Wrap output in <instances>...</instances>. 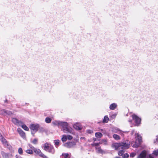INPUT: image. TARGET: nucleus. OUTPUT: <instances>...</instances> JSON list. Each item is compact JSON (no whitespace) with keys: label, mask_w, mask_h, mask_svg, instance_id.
I'll return each mask as SVG.
<instances>
[{"label":"nucleus","mask_w":158,"mask_h":158,"mask_svg":"<svg viewBox=\"0 0 158 158\" xmlns=\"http://www.w3.org/2000/svg\"><path fill=\"white\" fill-rule=\"evenodd\" d=\"M44 149L49 153L53 154L55 152V150L53 146L50 143H46L43 144Z\"/></svg>","instance_id":"f257e3e1"},{"label":"nucleus","mask_w":158,"mask_h":158,"mask_svg":"<svg viewBox=\"0 0 158 158\" xmlns=\"http://www.w3.org/2000/svg\"><path fill=\"white\" fill-rule=\"evenodd\" d=\"M136 138L135 143L133 145V147L134 148L138 147L142 142V137L138 133H135Z\"/></svg>","instance_id":"f03ea898"},{"label":"nucleus","mask_w":158,"mask_h":158,"mask_svg":"<svg viewBox=\"0 0 158 158\" xmlns=\"http://www.w3.org/2000/svg\"><path fill=\"white\" fill-rule=\"evenodd\" d=\"M132 119L134 121L136 126H138L141 123V119L135 114L131 115Z\"/></svg>","instance_id":"7ed1b4c3"},{"label":"nucleus","mask_w":158,"mask_h":158,"mask_svg":"<svg viewBox=\"0 0 158 158\" xmlns=\"http://www.w3.org/2000/svg\"><path fill=\"white\" fill-rule=\"evenodd\" d=\"M121 148L122 149H127L129 148L130 142L128 140L125 141L123 142H120Z\"/></svg>","instance_id":"20e7f679"},{"label":"nucleus","mask_w":158,"mask_h":158,"mask_svg":"<svg viewBox=\"0 0 158 158\" xmlns=\"http://www.w3.org/2000/svg\"><path fill=\"white\" fill-rule=\"evenodd\" d=\"M0 140L1 141L2 143L6 147L8 148L10 150L11 149V146L8 143L6 140L0 134Z\"/></svg>","instance_id":"39448f33"},{"label":"nucleus","mask_w":158,"mask_h":158,"mask_svg":"<svg viewBox=\"0 0 158 158\" xmlns=\"http://www.w3.org/2000/svg\"><path fill=\"white\" fill-rule=\"evenodd\" d=\"M39 125L38 124H31L30 128L31 130V134L34 136V135L38 130L39 128Z\"/></svg>","instance_id":"423d86ee"},{"label":"nucleus","mask_w":158,"mask_h":158,"mask_svg":"<svg viewBox=\"0 0 158 158\" xmlns=\"http://www.w3.org/2000/svg\"><path fill=\"white\" fill-rule=\"evenodd\" d=\"M76 142L74 141L68 142L64 144V146L68 148H71L75 147Z\"/></svg>","instance_id":"0eeeda50"},{"label":"nucleus","mask_w":158,"mask_h":158,"mask_svg":"<svg viewBox=\"0 0 158 158\" xmlns=\"http://www.w3.org/2000/svg\"><path fill=\"white\" fill-rule=\"evenodd\" d=\"M34 151L35 153L41 157L43 158H48V157L44 154L39 149L34 148Z\"/></svg>","instance_id":"6e6552de"},{"label":"nucleus","mask_w":158,"mask_h":158,"mask_svg":"<svg viewBox=\"0 0 158 158\" xmlns=\"http://www.w3.org/2000/svg\"><path fill=\"white\" fill-rule=\"evenodd\" d=\"M12 121L15 124L17 125H20L23 124L22 122L19 121L17 118H12Z\"/></svg>","instance_id":"1a4fd4ad"},{"label":"nucleus","mask_w":158,"mask_h":158,"mask_svg":"<svg viewBox=\"0 0 158 158\" xmlns=\"http://www.w3.org/2000/svg\"><path fill=\"white\" fill-rule=\"evenodd\" d=\"M158 156V149L154 150L153 153L149 155V158H155Z\"/></svg>","instance_id":"9d476101"},{"label":"nucleus","mask_w":158,"mask_h":158,"mask_svg":"<svg viewBox=\"0 0 158 158\" xmlns=\"http://www.w3.org/2000/svg\"><path fill=\"white\" fill-rule=\"evenodd\" d=\"M111 147L116 150H118L121 148L120 143H114L112 144Z\"/></svg>","instance_id":"9b49d317"},{"label":"nucleus","mask_w":158,"mask_h":158,"mask_svg":"<svg viewBox=\"0 0 158 158\" xmlns=\"http://www.w3.org/2000/svg\"><path fill=\"white\" fill-rule=\"evenodd\" d=\"M17 131L20 135L23 138H25L26 137V135L25 133L20 128H19L17 129Z\"/></svg>","instance_id":"f8f14e48"},{"label":"nucleus","mask_w":158,"mask_h":158,"mask_svg":"<svg viewBox=\"0 0 158 158\" xmlns=\"http://www.w3.org/2000/svg\"><path fill=\"white\" fill-rule=\"evenodd\" d=\"M0 113L6 115L8 114L10 115L12 114L11 112L10 111H7L5 109H2L0 111Z\"/></svg>","instance_id":"ddd939ff"},{"label":"nucleus","mask_w":158,"mask_h":158,"mask_svg":"<svg viewBox=\"0 0 158 158\" xmlns=\"http://www.w3.org/2000/svg\"><path fill=\"white\" fill-rule=\"evenodd\" d=\"M63 131L64 132L66 133H71L72 131V128H69L68 126L66 127L64 129H63Z\"/></svg>","instance_id":"4468645a"},{"label":"nucleus","mask_w":158,"mask_h":158,"mask_svg":"<svg viewBox=\"0 0 158 158\" xmlns=\"http://www.w3.org/2000/svg\"><path fill=\"white\" fill-rule=\"evenodd\" d=\"M147 154V153L146 151L144 150L142 151L141 153L140 154L139 156L141 157H142L143 158H145Z\"/></svg>","instance_id":"2eb2a0df"},{"label":"nucleus","mask_w":158,"mask_h":158,"mask_svg":"<svg viewBox=\"0 0 158 158\" xmlns=\"http://www.w3.org/2000/svg\"><path fill=\"white\" fill-rule=\"evenodd\" d=\"M60 126H61L64 129L66 127L68 126V124L67 122H60Z\"/></svg>","instance_id":"dca6fc26"},{"label":"nucleus","mask_w":158,"mask_h":158,"mask_svg":"<svg viewBox=\"0 0 158 158\" xmlns=\"http://www.w3.org/2000/svg\"><path fill=\"white\" fill-rule=\"evenodd\" d=\"M95 149L96 150H97V152L98 153H101L102 154L105 153V151L101 149V147H99L98 148L96 147L95 148Z\"/></svg>","instance_id":"f3484780"},{"label":"nucleus","mask_w":158,"mask_h":158,"mask_svg":"<svg viewBox=\"0 0 158 158\" xmlns=\"http://www.w3.org/2000/svg\"><path fill=\"white\" fill-rule=\"evenodd\" d=\"M117 105L114 103H113L111 104L110 106V108L112 110H114L117 107Z\"/></svg>","instance_id":"a211bd4d"},{"label":"nucleus","mask_w":158,"mask_h":158,"mask_svg":"<svg viewBox=\"0 0 158 158\" xmlns=\"http://www.w3.org/2000/svg\"><path fill=\"white\" fill-rule=\"evenodd\" d=\"M113 138L116 140H119L121 139V138L118 135L114 134L113 135Z\"/></svg>","instance_id":"6ab92c4d"},{"label":"nucleus","mask_w":158,"mask_h":158,"mask_svg":"<svg viewBox=\"0 0 158 158\" xmlns=\"http://www.w3.org/2000/svg\"><path fill=\"white\" fill-rule=\"evenodd\" d=\"M109 120L108 117L107 116H105L103 120V123H107L108 122Z\"/></svg>","instance_id":"aec40b11"},{"label":"nucleus","mask_w":158,"mask_h":158,"mask_svg":"<svg viewBox=\"0 0 158 158\" xmlns=\"http://www.w3.org/2000/svg\"><path fill=\"white\" fill-rule=\"evenodd\" d=\"M60 121H55L52 122V123L54 126H56L58 127H60Z\"/></svg>","instance_id":"412c9836"},{"label":"nucleus","mask_w":158,"mask_h":158,"mask_svg":"<svg viewBox=\"0 0 158 158\" xmlns=\"http://www.w3.org/2000/svg\"><path fill=\"white\" fill-rule=\"evenodd\" d=\"M95 135L97 138H101L102 136V134L100 132H96L95 134Z\"/></svg>","instance_id":"4be33fe9"},{"label":"nucleus","mask_w":158,"mask_h":158,"mask_svg":"<svg viewBox=\"0 0 158 158\" xmlns=\"http://www.w3.org/2000/svg\"><path fill=\"white\" fill-rule=\"evenodd\" d=\"M73 127L77 130H80L81 129V127L78 126L77 124H74L73 126Z\"/></svg>","instance_id":"5701e85b"},{"label":"nucleus","mask_w":158,"mask_h":158,"mask_svg":"<svg viewBox=\"0 0 158 158\" xmlns=\"http://www.w3.org/2000/svg\"><path fill=\"white\" fill-rule=\"evenodd\" d=\"M67 139V137L66 135H62V137L61 138V140L63 142H65L66 141Z\"/></svg>","instance_id":"b1692460"},{"label":"nucleus","mask_w":158,"mask_h":158,"mask_svg":"<svg viewBox=\"0 0 158 158\" xmlns=\"http://www.w3.org/2000/svg\"><path fill=\"white\" fill-rule=\"evenodd\" d=\"M52 119L49 117H47L45 118V121L46 123H49L51 122Z\"/></svg>","instance_id":"393cba45"},{"label":"nucleus","mask_w":158,"mask_h":158,"mask_svg":"<svg viewBox=\"0 0 158 158\" xmlns=\"http://www.w3.org/2000/svg\"><path fill=\"white\" fill-rule=\"evenodd\" d=\"M26 131H28L29 130V128L25 124L22 125L21 126Z\"/></svg>","instance_id":"a878e982"},{"label":"nucleus","mask_w":158,"mask_h":158,"mask_svg":"<svg viewBox=\"0 0 158 158\" xmlns=\"http://www.w3.org/2000/svg\"><path fill=\"white\" fill-rule=\"evenodd\" d=\"M124 153V151L123 150H120L118 152V154L120 156H122L123 155V154Z\"/></svg>","instance_id":"bb28decb"},{"label":"nucleus","mask_w":158,"mask_h":158,"mask_svg":"<svg viewBox=\"0 0 158 158\" xmlns=\"http://www.w3.org/2000/svg\"><path fill=\"white\" fill-rule=\"evenodd\" d=\"M38 140L36 138H35L31 141V143L34 144H36L38 142Z\"/></svg>","instance_id":"cd10ccee"},{"label":"nucleus","mask_w":158,"mask_h":158,"mask_svg":"<svg viewBox=\"0 0 158 158\" xmlns=\"http://www.w3.org/2000/svg\"><path fill=\"white\" fill-rule=\"evenodd\" d=\"M26 152L28 154H33V152L32 150L31 149H27L26 150Z\"/></svg>","instance_id":"c85d7f7f"},{"label":"nucleus","mask_w":158,"mask_h":158,"mask_svg":"<svg viewBox=\"0 0 158 158\" xmlns=\"http://www.w3.org/2000/svg\"><path fill=\"white\" fill-rule=\"evenodd\" d=\"M18 152L19 154L22 155L23 153V150L22 148H19L18 149Z\"/></svg>","instance_id":"c756f323"},{"label":"nucleus","mask_w":158,"mask_h":158,"mask_svg":"<svg viewBox=\"0 0 158 158\" xmlns=\"http://www.w3.org/2000/svg\"><path fill=\"white\" fill-rule=\"evenodd\" d=\"M62 156L64 157V158H68L69 156L68 153H62Z\"/></svg>","instance_id":"7c9ffc66"},{"label":"nucleus","mask_w":158,"mask_h":158,"mask_svg":"<svg viewBox=\"0 0 158 158\" xmlns=\"http://www.w3.org/2000/svg\"><path fill=\"white\" fill-rule=\"evenodd\" d=\"M67 138L69 140L72 139L73 138V137L71 135H66Z\"/></svg>","instance_id":"2f4dec72"},{"label":"nucleus","mask_w":158,"mask_h":158,"mask_svg":"<svg viewBox=\"0 0 158 158\" xmlns=\"http://www.w3.org/2000/svg\"><path fill=\"white\" fill-rule=\"evenodd\" d=\"M129 155L128 154L126 153L123 155V157L124 158H128L129 157Z\"/></svg>","instance_id":"473e14b6"},{"label":"nucleus","mask_w":158,"mask_h":158,"mask_svg":"<svg viewBox=\"0 0 158 158\" xmlns=\"http://www.w3.org/2000/svg\"><path fill=\"white\" fill-rule=\"evenodd\" d=\"M135 153L132 152L130 154V156L131 157H134L135 156Z\"/></svg>","instance_id":"72a5a7b5"},{"label":"nucleus","mask_w":158,"mask_h":158,"mask_svg":"<svg viewBox=\"0 0 158 158\" xmlns=\"http://www.w3.org/2000/svg\"><path fill=\"white\" fill-rule=\"evenodd\" d=\"M91 145L93 147H96L98 146V143H94L91 144Z\"/></svg>","instance_id":"f704fd0d"},{"label":"nucleus","mask_w":158,"mask_h":158,"mask_svg":"<svg viewBox=\"0 0 158 158\" xmlns=\"http://www.w3.org/2000/svg\"><path fill=\"white\" fill-rule=\"evenodd\" d=\"M55 145H59V143H60L59 140H55Z\"/></svg>","instance_id":"c9c22d12"},{"label":"nucleus","mask_w":158,"mask_h":158,"mask_svg":"<svg viewBox=\"0 0 158 158\" xmlns=\"http://www.w3.org/2000/svg\"><path fill=\"white\" fill-rule=\"evenodd\" d=\"M3 157H5V158H8V155L6 153H4L3 155H2Z\"/></svg>","instance_id":"e433bc0d"},{"label":"nucleus","mask_w":158,"mask_h":158,"mask_svg":"<svg viewBox=\"0 0 158 158\" xmlns=\"http://www.w3.org/2000/svg\"><path fill=\"white\" fill-rule=\"evenodd\" d=\"M87 132L91 134V133H93V131L90 130H88L87 131Z\"/></svg>","instance_id":"4c0bfd02"},{"label":"nucleus","mask_w":158,"mask_h":158,"mask_svg":"<svg viewBox=\"0 0 158 158\" xmlns=\"http://www.w3.org/2000/svg\"><path fill=\"white\" fill-rule=\"evenodd\" d=\"M16 158H22L21 157L18 155H16Z\"/></svg>","instance_id":"58836bf2"},{"label":"nucleus","mask_w":158,"mask_h":158,"mask_svg":"<svg viewBox=\"0 0 158 158\" xmlns=\"http://www.w3.org/2000/svg\"><path fill=\"white\" fill-rule=\"evenodd\" d=\"M102 142L101 141H100V142H98V146H99V145H100V144H102Z\"/></svg>","instance_id":"ea45409f"},{"label":"nucleus","mask_w":158,"mask_h":158,"mask_svg":"<svg viewBox=\"0 0 158 158\" xmlns=\"http://www.w3.org/2000/svg\"><path fill=\"white\" fill-rule=\"evenodd\" d=\"M31 146L30 147V148H32L34 150V148H35L33 146H32V145H31Z\"/></svg>","instance_id":"a19ab883"},{"label":"nucleus","mask_w":158,"mask_h":158,"mask_svg":"<svg viewBox=\"0 0 158 158\" xmlns=\"http://www.w3.org/2000/svg\"><path fill=\"white\" fill-rule=\"evenodd\" d=\"M102 142H106V140H102Z\"/></svg>","instance_id":"79ce46f5"},{"label":"nucleus","mask_w":158,"mask_h":158,"mask_svg":"<svg viewBox=\"0 0 158 158\" xmlns=\"http://www.w3.org/2000/svg\"><path fill=\"white\" fill-rule=\"evenodd\" d=\"M5 102H8V101H7V99H6V100L5 101Z\"/></svg>","instance_id":"37998d69"},{"label":"nucleus","mask_w":158,"mask_h":158,"mask_svg":"<svg viewBox=\"0 0 158 158\" xmlns=\"http://www.w3.org/2000/svg\"><path fill=\"white\" fill-rule=\"evenodd\" d=\"M114 158H120V157H118V156H116L115 157H114Z\"/></svg>","instance_id":"c03bdc74"},{"label":"nucleus","mask_w":158,"mask_h":158,"mask_svg":"<svg viewBox=\"0 0 158 158\" xmlns=\"http://www.w3.org/2000/svg\"><path fill=\"white\" fill-rule=\"evenodd\" d=\"M137 158H143L142 157H140L139 156H138L137 157Z\"/></svg>","instance_id":"a18cd8bd"},{"label":"nucleus","mask_w":158,"mask_h":158,"mask_svg":"<svg viewBox=\"0 0 158 158\" xmlns=\"http://www.w3.org/2000/svg\"><path fill=\"white\" fill-rule=\"evenodd\" d=\"M94 140L95 141H96V138H94Z\"/></svg>","instance_id":"49530a36"},{"label":"nucleus","mask_w":158,"mask_h":158,"mask_svg":"<svg viewBox=\"0 0 158 158\" xmlns=\"http://www.w3.org/2000/svg\"><path fill=\"white\" fill-rule=\"evenodd\" d=\"M104 130H103V129H101V131H102V132H103V131Z\"/></svg>","instance_id":"de8ad7c7"}]
</instances>
